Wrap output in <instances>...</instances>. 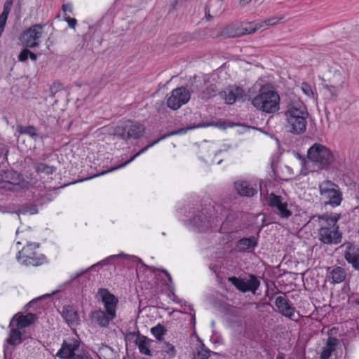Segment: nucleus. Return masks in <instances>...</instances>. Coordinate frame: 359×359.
Segmentation results:
<instances>
[{"label":"nucleus","mask_w":359,"mask_h":359,"mask_svg":"<svg viewBox=\"0 0 359 359\" xmlns=\"http://www.w3.org/2000/svg\"><path fill=\"white\" fill-rule=\"evenodd\" d=\"M57 290L53 291L51 294H43L30 301L25 306L26 314H41L43 312L53 313V309H56L55 302L49 300L52 294H55Z\"/></svg>","instance_id":"0eeeda50"},{"label":"nucleus","mask_w":359,"mask_h":359,"mask_svg":"<svg viewBox=\"0 0 359 359\" xmlns=\"http://www.w3.org/2000/svg\"><path fill=\"white\" fill-rule=\"evenodd\" d=\"M151 332L158 340L157 342H161L162 341L163 337L166 333V330L165 329L164 326L161 325V324H158L156 326L151 329Z\"/></svg>","instance_id":"4c0bfd02"},{"label":"nucleus","mask_w":359,"mask_h":359,"mask_svg":"<svg viewBox=\"0 0 359 359\" xmlns=\"http://www.w3.org/2000/svg\"><path fill=\"white\" fill-rule=\"evenodd\" d=\"M345 259L348 263L352 264V266L359 271V248H353L350 252H346Z\"/></svg>","instance_id":"7c9ffc66"},{"label":"nucleus","mask_w":359,"mask_h":359,"mask_svg":"<svg viewBox=\"0 0 359 359\" xmlns=\"http://www.w3.org/2000/svg\"><path fill=\"white\" fill-rule=\"evenodd\" d=\"M148 309H149V311H148L149 312L155 313L156 312L155 310H156V308L154 306H149Z\"/></svg>","instance_id":"13d9d810"},{"label":"nucleus","mask_w":359,"mask_h":359,"mask_svg":"<svg viewBox=\"0 0 359 359\" xmlns=\"http://www.w3.org/2000/svg\"><path fill=\"white\" fill-rule=\"evenodd\" d=\"M267 205L273 212L282 219H288L292 212L288 208V203L281 196L271 193L266 196Z\"/></svg>","instance_id":"9b49d317"},{"label":"nucleus","mask_w":359,"mask_h":359,"mask_svg":"<svg viewBox=\"0 0 359 359\" xmlns=\"http://www.w3.org/2000/svg\"><path fill=\"white\" fill-rule=\"evenodd\" d=\"M276 359H285L283 354H278Z\"/></svg>","instance_id":"680f3d73"},{"label":"nucleus","mask_w":359,"mask_h":359,"mask_svg":"<svg viewBox=\"0 0 359 359\" xmlns=\"http://www.w3.org/2000/svg\"><path fill=\"white\" fill-rule=\"evenodd\" d=\"M0 212H6L7 211L5 210V208L4 207H1L0 205Z\"/></svg>","instance_id":"0e129e2a"},{"label":"nucleus","mask_w":359,"mask_h":359,"mask_svg":"<svg viewBox=\"0 0 359 359\" xmlns=\"http://www.w3.org/2000/svg\"><path fill=\"white\" fill-rule=\"evenodd\" d=\"M252 104L264 112L275 113L279 109L280 97L273 90L262 88L259 93L253 98Z\"/></svg>","instance_id":"7ed1b4c3"},{"label":"nucleus","mask_w":359,"mask_h":359,"mask_svg":"<svg viewBox=\"0 0 359 359\" xmlns=\"http://www.w3.org/2000/svg\"><path fill=\"white\" fill-rule=\"evenodd\" d=\"M29 48H24L21 50L20 54L18 55V60L22 62H26L29 58Z\"/></svg>","instance_id":"a18cd8bd"},{"label":"nucleus","mask_w":359,"mask_h":359,"mask_svg":"<svg viewBox=\"0 0 359 359\" xmlns=\"http://www.w3.org/2000/svg\"><path fill=\"white\" fill-rule=\"evenodd\" d=\"M318 217L320 228L318 240L325 245H337L341 242L342 233L339 230L337 222L341 218L339 214L329 215L327 213L314 216Z\"/></svg>","instance_id":"f03ea898"},{"label":"nucleus","mask_w":359,"mask_h":359,"mask_svg":"<svg viewBox=\"0 0 359 359\" xmlns=\"http://www.w3.org/2000/svg\"><path fill=\"white\" fill-rule=\"evenodd\" d=\"M130 324L133 325V331H128V332H127L126 334V341H134L135 342V340L137 337V336H138V334H140L139 331H137L136 329H135V322L134 321H131L130 322Z\"/></svg>","instance_id":"a19ab883"},{"label":"nucleus","mask_w":359,"mask_h":359,"mask_svg":"<svg viewBox=\"0 0 359 359\" xmlns=\"http://www.w3.org/2000/svg\"><path fill=\"white\" fill-rule=\"evenodd\" d=\"M154 343H155L154 340L141 334H138L135 340V344L138 347L140 352L149 356L153 355L151 348Z\"/></svg>","instance_id":"412c9836"},{"label":"nucleus","mask_w":359,"mask_h":359,"mask_svg":"<svg viewBox=\"0 0 359 359\" xmlns=\"http://www.w3.org/2000/svg\"><path fill=\"white\" fill-rule=\"evenodd\" d=\"M181 0H173V4H172V8H175L176 6L177 5V4Z\"/></svg>","instance_id":"052dcab7"},{"label":"nucleus","mask_w":359,"mask_h":359,"mask_svg":"<svg viewBox=\"0 0 359 359\" xmlns=\"http://www.w3.org/2000/svg\"><path fill=\"white\" fill-rule=\"evenodd\" d=\"M35 320L36 316H13L10 321V327L15 326L20 330L34 323Z\"/></svg>","instance_id":"5701e85b"},{"label":"nucleus","mask_w":359,"mask_h":359,"mask_svg":"<svg viewBox=\"0 0 359 359\" xmlns=\"http://www.w3.org/2000/svg\"><path fill=\"white\" fill-rule=\"evenodd\" d=\"M8 15L1 13L0 15V29H4Z\"/></svg>","instance_id":"603ef678"},{"label":"nucleus","mask_w":359,"mask_h":359,"mask_svg":"<svg viewBox=\"0 0 359 359\" xmlns=\"http://www.w3.org/2000/svg\"><path fill=\"white\" fill-rule=\"evenodd\" d=\"M205 17L207 18L208 20H211L212 18V17L210 15L209 13V10H208L207 8H205Z\"/></svg>","instance_id":"4d7b16f0"},{"label":"nucleus","mask_w":359,"mask_h":359,"mask_svg":"<svg viewBox=\"0 0 359 359\" xmlns=\"http://www.w3.org/2000/svg\"><path fill=\"white\" fill-rule=\"evenodd\" d=\"M12 4H13V0H6L4 5V10H3L2 13L9 15L11 10Z\"/></svg>","instance_id":"09e8293b"},{"label":"nucleus","mask_w":359,"mask_h":359,"mask_svg":"<svg viewBox=\"0 0 359 359\" xmlns=\"http://www.w3.org/2000/svg\"><path fill=\"white\" fill-rule=\"evenodd\" d=\"M97 313H98V312L97 311H92V313H91L92 315L97 314Z\"/></svg>","instance_id":"774afa93"},{"label":"nucleus","mask_w":359,"mask_h":359,"mask_svg":"<svg viewBox=\"0 0 359 359\" xmlns=\"http://www.w3.org/2000/svg\"><path fill=\"white\" fill-rule=\"evenodd\" d=\"M144 132L145 127L143 124L128 120L114 128L113 135L114 137L128 141L132 138L134 140L140 138Z\"/></svg>","instance_id":"39448f33"},{"label":"nucleus","mask_w":359,"mask_h":359,"mask_svg":"<svg viewBox=\"0 0 359 359\" xmlns=\"http://www.w3.org/2000/svg\"><path fill=\"white\" fill-rule=\"evenodd\" d=\"M263 25H261L259 22H245L241 26V31L237 32L234 36H240L243 34H250L255 33L257 29L262 28Z\"/></svg>","instance_id":"c85d7f7f"},{"label":"nucleus","mask_w":359,"mask_h":359,"mask_svg":"<svg viewBox=\"0 0 359 359\" xmlns=\"http://www.w3.org/2000/svg\"><path fill=\"white\" fill-rule=\"evenodd\" d=\"M321 198L324 204L330 205L332 207L339 205L342 201V194L337 189V186L330 181L324 182L319 186Z\"/></svg>","instance_id":"1a4fd4ad"},{"label":"nucleus","mask_w":359,"mask_h":359,"mask_svg":"<svg viewBox=\"0 0 359 359\" xmlns=\"http://www.w3.org/2000/svg\"><path fill=\"white\" fill-rule=\"evenodd\" d=\"M330 276L334 283H340L346 279V273L342 267L337 266L330 272Z\"/></svg>","instance_id":"c756f323"},{"label":"nucleus","mask_w":359,"mask_h":359,"mask_svg":"<svg viewBox=\"0 0 359 359\" xmlns=\"http://www.w3.org/2000/svg\"><path fill=\"white\" fill-rule=\"evenodd\" d=\"M237 193L241 196L252 197L257 193V187L247 181H238L234 183Z\"/></svg>","instance_id":"aec40b11"},{"label":"nucleus","mask_w":359,"mask_h":359,"mask_svg":"<svg viewBox=\"0 0 359 359\" xmlns=\"http://www.w3.org/2000/svg\"><path fill=\"white\" fill-rule=\"evenodd\" d=\"M285 128L288 132L294 135H301L306 130L309 112L306 107L300 101L290 102L284 112Z\"/></svg>","instance_id":"f257e3e1"},{"label":"nucleus","mask_w":359,"mask_h":359,"mask_svg":"<svg viewBox=\"0 0 359 359\" xmlns=\"http://www.w3.org/2000/svg\"><path fill=\"white\" fill-rule=\"evenodd\" d=\"M210 299L211 303H212V304H213V305H214L215 306H219V305H220V304H217V303L213 302V301H212V299Z\"/></svg>","instance_id":"e2e57ef3"},{"label":"nucleus","mask_w":359,"mask_h":359,"mask_svg":"<svg viewBox=\"0 0 359 359\" xmlns=\"http://www.w3.org/2000/svg\"><path fill=\"white\" fill-rule=\"evenodd\" d=\"M125 257L126 258L128 259L129 260H130L132 262H137V263L141 264L143 266L147 267L150 270H152V271L155 270L154 267L147 266L142 262V260L140 258H139V257H136L135 255H125L123 253H121V254H118V255H111V256L107 257L106 259H103L102 261H101L99 264H109L111 263V260H113L114 259H116L118 257Z\"/></svg>","instance_id":"bb28decb"},{"label":"nucleus","mask_w":359,"mask_h":359,"mask_svg":"<svg viewBox=\"0 0 359 359\" xmlns=\"http://www.w3.org/2000/svg\"><path fill=\"white\" fill-rule=\"evenodd\" d=\"M62 9L64 12L72 13V6L70 4H63Z\"/></svg>","instance_id":"864d4df0"},{"label":"nucleus","mask_w":359,"mask_h":359,"mask_svg":"<svg viewBox=\"0 0 359 359\" xmlns=\"http://www.w3.org/2000/svg\"><path fill=\"white\" fill-rule=\"evenodd\" d=\"M257 245V238L251 236L248 238L239 239L236 243V250L238 252H246L253 250Z\"/></svg>","instance_id":"b1692460"},{"label":"nucleus","mask_w":359,"mask_h":359,"mask_svg":"<svg viewBox=\"0 0 359 359\" xmlns=\"http://www.w3.org/2000/svg\"><path fill=\"white\" fill-rule=\"evenodd\" d=\"M37 55L29 50V58L35 62L37 60Z\"/></svg>","instance_id":"5fc2aeb1"},{"label":"nucleus","mask_w":359,"mask_h":359,"mask_svg":"<svg viewBox=\"0 0 359 359\" xmlns=\"http://www.w3.org/2000/svg\"><path fill=\"white\" fill-rule=\"evenodd\" d=\"M62 317L72 329H74V327L79 324L80 320L79 316H62Z\"/></svg>","instance_id":"58836bf2"},{"label":"nucleus","mask_w":359,"mask_h":359,"mask_svg":"<svg viewBox=\"0 0 359 359\" xmlns=\"http://www.w3.org/2000/svg\"><path fill=\"white\" fill-rule=\"evenodd\" d=\"M299 158L300 160V163H301V165H302L301 172L302 175H306L309 171L306 167L307 161H306L305 158L302 156H299Z\"/></svg>","instance_id":"49530a36"},{"label":"nucleus","mask_w":359,"mask_h":359,"mask_svg":"<svg viewBox=\"0 0 359 359\" xmlns=\"http://www.w3.org/2000/svg\"><path fill=\"white\" fill-rule=\"evenodd\" d=\"M64 20L68 23V25L72 29H75L77 25V20L76 18H72L68 15L64 16Z\"/></svg>","instance_id":"de8ad7c7"},{"label":"nucleus","mask_w":359,"mask_h":359,"mask_svg":"<svg viewBox=\"0 0 359 359\" xmlns=\"http://www.w3.org/2000/svg\"><path fill=\"white\" fill-rule=\"evenodd\" d=\"M93 322L97 323L100 327L108 326L109 321L116 316H90Z\"/></svg>","instance_id":"f704fd0d"},{"label":"nucleus","mask_w":359,"mask_h":359,"mask_svg":"<svg viewBox=\"0 0 359 359\" xmlns=\"http://www.w3.org/2000/svg\"><path fill=\"white\" fill-rule=\"evenodd\" d=\"M60 314H77V311H75L74 308L72 305H65L62 307V311H60L56 309Z\"/></svg>","instance_id":"c03bdc74"},{"label":"nucleus","mask_w":359,"mask_h":359,"mask_svg":"<svg viewBox=\"0 0 359 359\" xmlns=\"http://www.w3.org/2000/svg\"><path fill=\"white\" fill-rule=\"evenodd\" d=\"M21 177L13 170H2L0 173V189L18 191L22 189Z\"/></svg>","instance_id":"f8f14e48"},{"label":"nucleus","mask_w":359,"mask_h":359,"mask_svg":"<svg viewBox=\"0 0 359 359\" xmlns=\"http://www.w3.org/2000/svg\"><path fill=\"white\" fill-rule=\"evenodd\" d=\"M190 97V92L187 88L184 86L177 88L172 90L170 96L168 98L167 106L172 110H177L187 104Z\"/></svg>","instance_id":"4468645a"},{"label":"nucleus","mask_w":359,"mask_h":359,"mask_svg":"<svg viewBox=\"0 0 359 359\" xmlns=\"http://www.w3.org/2000/svg\"><path fill=\"white\" fill-rule=\"evenodd\" d=\"M309 159L322 169L327 168L334 161L332 151L325 145L315 143L307 151Z\"/></svg>","instance_id":"423d86ee"},{"label":"nucleus","mask_w":359,"mask_h":359,"mask_svg":"<svg viewBox=\"0 0 359 359\" xmlns=\"http://www.w3.org/2000/svg\"><path fill=\"white\" fill-rule=\"evenodd\" d=\"M100 354L105 358V359H117L118 355L114 350L111 348L109 346H103L100 349Z\"/></svg>","instance_id":"e433bc0d"},{"label":"nucleus","mask_w":359,"mask_h":359,"mask_svg":"<svg viewBox=\"0 0 359 359\" xmlns=\"http://www.w3.org/2000/svg\"><path fill=\"white\" fill-rule=\"evenodd\" d=\"M288 318H290V319L293 320H295V321H298L299 320V318H295L294 317L296 316H292V315H290V316H287ZM298 317H299L300 316H297Z\"/></svg>","instance_id":"bf43d9fd"},{"label":"nucleus","mask_w":359,"mask_h":359,"mask_svg":"<svg viewBox=\"0 0 359 359\" xmlns=\"http://www.w3.org/2000/svg\"><path fill=\"white\" fill-rule=\"evenodd\" d=\"M39 246V244L35 243H28L19 252L17 259L22 258V264L26 266H38L43 264L46 262V257L43 255H38L36 252Z\"/></svg>","instance_id":"9d476101"},{"label":"nucleus","mask_w":359,"mask_h":359,"mask_svg":"<svg viewBox=\"0 0 359 359\" xmlns=\"http://www.w3.org/2000/svg\"><path fill=\"white\" fill-rule=\"evenodd\" d=\"M17 132L22 135H27L34 140H36L39 135L37 133V129L33 126H23L22 125L17 126Z\"/></svg>","instance_id":"2f4dec72"},{"label":"nucleus","mask_w":359,"mask_h":359,"mask_svg":"<svg viewBox=\"0 0 359 359\" xmlns=\"http://www.w3.org/2000/svg\"><path fill=\"white\" fill-rule=\"evenodd\" d=\"M16 213L18 216L20 213L34 215L38 213V208L36 204L33 203H29L25 204L19 211L16 212Z\"/></svg>","instance_id":"c9c22d12"},{"label":"nucleus","mask_w":359,"mask_h":359,"mask_svg":"<svg viewBox=\"0 0 359 359\" xmlns=\"http://www.w3.org/2000/svg\"><path fill=\"white\" fill-rule=\"evenodd\" d=\"M7 343L12 346H16L22 342V333L21 332L11 327L9 337L6 340Z\"/></svg>","instance_id":"473e14b6"},{"label":"nucleus","mask_w":359,"mask_h":359,"mask_svg":"<svg viewBox=\"0 0 359 359\" xmlns=\"http://www.w3.org/2000/svg\"><path fill=\"white\" fill-rule=\"evenodd\" d=\"M218 88L215 83H205L204 88L198 94V97L203 100H208L218 93Z\"/></svg>","instance_id":"393cba45"},{"label":"nucleus","mask_w":359,"mask_h":359,"mask_svg":"<svg viewBox=\"0 0 359 359\" xmlns=\"http://www.w3.org/2000/svg\"><path fill=\"white\" fill-rule=\"evenodd\" d=\"M79 341L74 339L64 341L55 355L60 359H72L73 356L77 355L75 352L79 349Z\"/></svg>","instance_id":"a211bd4d"},{"label":"nucleus","mask_w":359,"mask_h":359,"mask_svg":"<svg viewBox=\"0 0 359 359\" xmlns=\"http://www.w3.org/2000/svg\"><path fill=\"white\" fill-rule=\"evenodd\" d=\"M158 346L156 348H160V352L165 358L168 357L171 359L176 355L175 346L166 341L155 342Z\"/></svg>","instance_id":"cd10ccee"},{"label":"nucleus","mask_w":359,"mask_h":359,"mask_svg":"<svg viewBox=\"0 0 359 359\" xmlns=\"http://www.w3.org/2000/svg\"><path fill=\"white\" fill-rule=\"evenodd\" d=\"M302 89L306 95H307L309 96H311L313 95V91H312L311 87L308 83H303L302 85Z\"/></svg>","instance_id":"8fccbe9b"},{"label":"nucleus","mask_w":359,"mask_h":359,"mask_svg":"<svg viewBox=\"0 0 359 359\" xmlns=\"http://www.w3.org/2000/svg\"><path fill=\"white\" fill-rule=\"evenodd\" d=\"M45 26V24H34L24 30L19 37L22 45L29 48H38L41 43Z\"/></svg>","instance_id":"6e6552de"},{"label":"nucleus","mask_w":359,"mask_h":359,"mask_svg":"<svg viewBox=\"0 0 359 359\" xmlns=\"http://www.w3.org/2000/svg\"><path fill=\"white\" fill-rule=\"evenodd\" d=\"M85 273V271H82V272H80V273H75V274H73V275L72 276V280H74V279H76V278H77L80 277V276H81L83 273Z\"/></svg>","instance_id":"6e6d98bb"},{"label":"nucleus","mask_w":359,"mask_h":359,"mask_svg":"<svg viewBox=\"0 0 359 359\" xmlns=\"http://www.w3.org/2000/svg\"><path fill=\"white\" fill-rule=\"evenodd\" d=\"M210 355V351L203 348V345L198 348L197 352L194 355V359H208Z\"/></svg>","instance_id":"ea45409f"},{"label":"nucleus","mask_w":359,"mask_h":359,"mask_svg":"<svg viewBox=\"0 0 359 359\" xmlns=\"http://www.w3.org/2000/svg\"><path fill=\"white\" fill-rule=\"evenodd\" d=\"M191 223L200 231H205L212 226V220L210 208H201L193 214Z\"/></svg>","instance_id":"2eb2a0df"},{"label":"nucleus","mask_w":359,"mask_h":359,"mask_svg":"<svg viewBox=\"0 0 359 359\" xmlns=\"http://www.w3.org/2000/svg\"><path fill=\"white\" fill-rule=\"evenodd\" d=\"M228 280L242 292H251L255 294L260 285V280L253 274H250L248 279L231 276L228 278Z\"/></svg>","instance_id":"ddd939ff"},{"label":"nucleus","mask_w":359,"mask_h":359,"mask_svg":"<svg viewBox=\"0 0 359 359\" xmlns=\"http://www.w3.org/2000/svg\"><path fill=\"white\" fill-rule=\"evenodd\" d=\"M338 344V341L336 338L329 337L325 345L323 346L320 353V359H330L333 351H335Z\"/></svg>","instance_id":"a878e982"},{"label":"nucleus","mask_w":359,"mask_h":359,"mask_svg":"<svg viewBox=\"0 0 359 359\" xmlns=\"http://www.w3.org/2000/svg\"><path fill=\"white\" fill-rule=\"evenodd\" d=\"M215 210L219 215V217L221 220L224 219L221 226V232L229 233L233 231V229L229 228L228 225L229 222H232L238 217V213L222 205H217Z\"/></svg>","instance_id":"dca6fc26"},{"label":"nucleus","mask_w":359,"mask_h":359,"mask_svg":"<svg viewBox=\"0 0 359 359\" xmlns=\"http://www.w3.org/2000/svg\"><path fill=\"white\" fill-rule=\"evenodd\" d=\"M161 271L163 273L167 278V280L165 281V284L168 286L169 290L172 291L174 290V284L170 274L165 269H161Z\"/></svg>","instance_id":"37998d69"},{"label":"nucleus","mask_w":359,"mask_h":359,"mask_svg":"<svg viewBox=\"0 0 359 359\" xmlns=\"http://www.w3.org/2000/svg\"><path fill=\"white\" fill-rule=\"evenodd\" d=\"M275 305L280 314H293L294 312V308L285 294L276 298Z\"/></svg>","instance_id":"4be33fe9"},{"label":"nucleus","mask_w":359,"mask_h":359,"mask_svg":"<svg viewBox=\"0 0 359 359\" xmlns=\"http://www.w3.org/2000/svg\"><path fill=\"white\" fill-rule=\"evenodd\" d=\"M97 295L100 296L104 306L107 314H116L118 299L106 288L99 289Z\"/></svg>","instance_id":"f3484780"},{"label":"nucleus","mask_w":359,"mask_h":359,"mask_svg":"<svg viewBox=\"0 0 359 359\" xmlns=\"http://www.w3.org/2000/svg\"><path fill=\"white\" fill-rule=\"evenodd\" d=\"M283 19V17H272L269 18L265 20L260 21V24L263 25L264 27L273 26L276 25L280 20Z\"/></svg>","instance_id":"79ce46f5"},{"label":"nucleus","mask_w":359,"mask_h":359,"mask_svg":"<svg viewBox=\"0 0 359 359\" xmlns=\"http://www.w3.org/2000/svg\"><path fill=\"white\" fill-rule=\"evenodd\" d=\"M34 168L37 172L44 173L46 175L53 174L56 170L55 167L48 165L43 163H36L34 164Z\"/></svg>","instance_id":"72a5a7b5"},{"label":"nucleus","mask_w":359,"mask_h":359,"mask_svg":"<svg viewBox=\"0 0 359 359\" xmlns=\"http://www.w3.org/2000/svg\"><path fill=\"white\" fill-rule=\"evenodd\" d=\"M208 126H215V127L219 128H226V123L223 121H219V122H213L212 121V122H210V123H200V124L193 126H191V127H189L187 128H180L179 130L172 131L170 133L163 135L160 138H158V139L154 140V142H152L151 143L149 144L148 145H147L146 147L142 148L141 150H140L135 155H133L129 160L126 161L124 163L121 164L120 165L117 166L114 169H118V168H123L128 163L133 161L137 156H139L142 154L147 151L149 148L152 147L155 144H158L160 141L165 140V138H167L170 136H172V135H182V134L186 133L189 130H192L194 128H203V127H208Z\"/></svg>","instance_id":"20e7f679"},{"label":"nucleus","mask_w":359,"mask_h":359,"mask_svg":"<svg viewBox=\"0 0 359 359\" xmlns=\"http://www.w3.org/2000/svg\"><path fill=\"white\" fill-rule=\"evenodd\" d=\"M188 306H189V312H191V311L194 312V310L191 306L189 305ZM189 314H191V313H189Z\"/></svg>","instance_id":"69168bd1"},{"label":"nucleus","mask_w":359,"mask_h":359,"mask_svg":"<svg viewBox=\"0 0 359 359\" xmlns=\"http://www.w3.org/2000/svg\"><path fill=\"white\" fill-rule=\"evenodd\" d=\"M218 95L225 100L226 104H232L238 99L242 98L243 97L244 92L241 88L236 87L234 88L229 89L227 91H219Z\"/></svg>","instance_id":"6ab92c4d"},{"label":"nucleus","mask_w":359,"mask_h":359,"mask_svg":"<svg viewBox=\"0 0 359 359\" xmlns=\"http://www.w3.org/2000/svg\"><path fill=\"white\" fill-rule=\"evenodd\" d=\"M242 2H244L245 4L249 3L251 0H241Z\"/></svg>","instance_id":"338daca9"},{"label":"nucleus","mask_w":359,"mask_h":359,"mask_svg":"<svg viewBox=\"0 0 359 359\" xmlns=\"http://www.w3.org/2000/svg\"><path fill=\"white\" fill-rule=\"evenodd\" d=\"M326 88L329 90L331 95L336 98L338 95L339 88L334 86H326Z\"/></svg>","instance_id":"3c124183"}]
</instances>
